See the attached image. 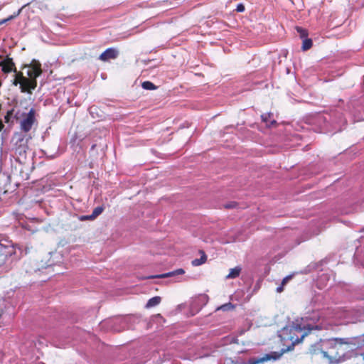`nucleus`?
I'll list each match as a JSON object with an SVG mask.
<instances>
[{"label":"nucleus","mask_w":364,"mask_h":364,"mask_svg":"<svg viewBox=\"0 0 364 364\" xmlns=\"http://www.w3.org/2000/svg\"><path fill=\"white\" fill-rule=\"evenodd\" d=\"M355 364H364V353L363 354H358L355 357Z\"/></svg>","instance_id":"obj_18"},{"label":"nucleus","mask_w":364,"mask_h":364,"mask_svg":"<svg viewBox=\"0 0 364 364\" xmlns=\"http://www.w3.org/2000/svg\"><path fill=\"white\" fill-rule=\"evenodd\" d=\"M184 273H185L184 269L180 268V269H178L176 270H174V271L166 273V274L153 276L151 277V278H166V277H173V276L178 275V274H183Z\"/></svg>","instance_id":"obj_9"},{"label":"nucleus","mask_w":364,"mask_h":364,"mask_svg":"<svg viewBox=\"0 0 364 364\" xmlns=\"http://www.w3.org/2000/svg\"><path fill=\"white\" fill-rule=\"evenodd\" d=\"M161 301V299L160 296H154L148 301V302L146 303V307L150 308V307L156 306L160 304Z\"/></svg>","instance_id":"obj_12"},{"label":"nucleus","mask_w":364,"mask_h":364,"mask_svg":"<svg viewBox=\"0 0 364 364\" xmlns=\"http://www.w3.org/2000/svg\"><path fill=\"white\" fill-rule=\"evenodd\" d=\"M103 208L102 206H97L92 213L91 215H80L79 217V220L81 221L84 220H95L99 215H100L103 211Z\"/></svg>","instance_id":"obj_7"},{"label":"nucleus","mask_w":364,"mask_h":364,"mask_svg":"<svg viewBox=\"0 0 364 364\" xmlns=\"http://www.w3.org/2000/svg\"><path fill=\"white\" fill-rule=\"evenodd\" d=\"M26 77L21 73L16 75L13 84L19 85L21 92L32 94V91L37 86V77L42 73L41 64L36 60H33L30 65H27Z\"/></svg>","instance_id":"obj_1"},{"label":"nucleus","mask_w":364,"mask_h":364,"mask_svg":"<svg viewBox=\"0 0 364 364\" xmlns=\"http://www.w3.org/2000/svg\"><path fill=\"white\" fill-rule=\"evenodd\" d=\"M311 331V328L301 327V325H295L290 329V340L292 342V346L301 342Z\"/></svg>","instance_id":"obj_4"},{"label":"nucleus","mask_w":364,"mask_h":364,"mask_svg":"<svg viewBox=\"0 0 364 364\" xmlns=\"http://www.w3.org/2000/svg\"><path fill=\"white\" fill-rule=\"evenodd\" d=\"M270 117H271L270 114H264L262 116V120L267 123V126H269V127L273 126L277 123L276 121L273 119L270 122L269 124H268V118H270Z\"/></svg>","instance_id":"obj_16"},{"label":"nucleus","mask_w":364,"mask_h":364,"mask_svg":"<svg viewBox=\"0 0 364 364\" xmlns=\"http://www.w3.org/2000/svg\"><path fill=\"white\" fill-rule=\"evenodd\" d=\"M236 11L237 12H243L245 11V6L243 4H240L237 5V8H236Z\"/></svg>","instance_id":"obj_21"},{"label":"nucleus","mask_w":364,"mask_h":364,"mask_svg":"<svg viewBox=\"0 0 364 364\" xmlns=\"http://www.w3.org/2000/svg\"><path fill=\"white\" fill-rule=\"evenodd\" d=\"M142 87L145 90H149L155 89L154 85L149 81L144 82L142 83Z\"/></svg>","instance_id":"obj_17"},{"label":"nucleus","mask_w":364,"mask_h":364,"mask_svg":"<svg viewBox=\"0 0 364 364\" xmlns=\"http://www.w3.org/2000/svg\"><path fill=\"white\" fill-rule=\"evenodd\" d=\"M296 30L301 38H304L307 36V31L305 29L298 27L296 28Z\"/></svg>","instance_id":"obj_19"},{"label":"nucleus","mask_w":364,"mask_h":364,"mask_svg":"<svg viewBox=\"0 0 364 364\" xmlns=\"http://www.w3.org/2000/svg\"><path fill=\"white\" fill-rule=\"evenodd\" d=\"M284 286H282V284H281V285L277 288V293L282 292L284 291Z\"/></svg>","instance_id":"obj_23"},{"label":"nucleus","mask_w":364,"mask_h":364,"mask_svg":"<svg viewBox=\"0 0 364 364\" xmlns=\"http://www.w3.org/2000/svg\"><path fill=\"white\" fill-rule=\"evenodd\" d=\"M164 202H166V203H171V201L168 200V198H164Z\"/></svg>","instance_id":"obj_24"},{"label":"nucleus","mask_w":364,"mask_h":364,"mask_svg":"<svg viewBox=\"0 0 364 364\" xmlns=\"http://www.w3.org/2000/svg\"><path fill=\"white\" fill-rule=\"evenodd\" d=\"M199 253L201 255L200 258L192 260L191 264L194 267L200 266L207 261V256L203 250H200Z\"/></svg>","instance_id":"obj_10"},{"label":"nucleus","mask_w":364,"mask_h":364,"mask_svg":"<svg viewBox=\"0 0 364 364\" xmlns=\"http://www.w3.org/2000/svg\"><path fill=\"white\" fill-rule=\"evenodd\" d=\"M118 55V51L114 48H108L105 52H103L100 56V59L106 61L109 59H114Z\"/></svg>","instance_id":"obj_6"},{"label":"nucleus","mask_w":364,"mask_h":364,"mask_svg":"<svg viewBox=\"0 0 364 364\" xmlns=\"http://www.w3.org/2000/svg\"><path fill=\"white\" fill-rule=\"evenodd\" d=\"M37 110L31 108L28 112L17 113L16 119L19 120L21 130L29 132L33 125L36 122Z\"/></svg>","instance_id":"obj_2"},{"label":"nucleus","mask_w":364,"mask_h":364,"mask_svg":"<svg viewBox=\"0 0 364 364\" xmlns=\"http://www.w3.org/2000/svg\"><path fill=\"white\" fill-rule=\"evenodd\" d=\"M4 125L1 122H0V131L2 129Z\"/></svg>","instance_id":"obj_25"},{"label":"nucleus","mask_w":364,"mask_h":364,"mask_svg":"<svg viewBox=\"0 0 364 364\" xmlns=\"http://www.w3.org/2000/svg\"><path fill=\"white\" fill-rule=\"evenodd\" d=\"M93 109H94V108H93V107H91V109H90V112H91V113H92Z\"/></svg>","instance_id":"obj_26"},{"label":"nucleus","mask_w":364,"mask_h":364,"mask_svg":"<svg viewBox=\"0 0 364 364\" xmlns=\"http://www.w3.org/2000/svg\"><path fill=\"white\" fill-rule=\"evenodd\" d=\"M291 349V347H289L287 349L283 350L282 352H272L270 353L265 354L263 357L259 358H250L247 363L240 360H230V363L228 364H260L271 360H277L282 355L284 352L290 350Z\"/></svg>","instance_id":"obj_3"},{"label":"nucleus","mask_w":364,"mask_h":364,"mask_svg":"<svg viewBox=\"0 0 364 364\" xmlns=\"http://www.w3.org/2000/svg\"><path fill=\"white\" fill-rule=\"evenodd\" d=\"M0 66L1 67L2 71L4 73H9L12 71L14 64L11 59L7 58L0 61Z\"/></svg>","instance_id":"obj_8"},{"label":"nucleus","mask_w":364,"mask_h":364,"mask_svg":"<svg viewBox=\"0 0 364 364\" xmlns=\"http://www.w3.org/2000/svg\"><path fill=\"white\" fill-rule=\"evenodd\" d=\"M14 16H10L9 17L6 18H4L3 20H1L0 21V26L8 22L9 21L11 20L14 18Z\"/></svg>","instance_id":"obj_22"},{"label":"nucleus","mask_w":364,"mask_h":364,"mask_svg":"<svg viewBox=\"0 0 364 364\" xmlns=\"http://www.w3.org/2000/svg\"><path fill=\"white\" fill-rule=\"evenodd\" d=\"M335 341L338 344H346V345H353L355 346V343L354 340L352 338H335Z\"/></svg>","instance_id":"obj_13"},{"label":"nucleus","mask_w":364,"mask_h":364,"mask_svg":"<svg viewBox=\"0 0 364 364\" xmlns=\"http://www.w3.org/2000/svg\"><path fill=\"white\" fill-rule=\"evenodd\" d=\"M292 278V275H288L287 277H285L282 281V286H285L287 284V283Z\"/></svg>","instance_id":"obj_20"},{"label":"nucleus","mask_w":364,"mask_h":364,"mask_svg":"<svg viewBox=\"0 0 364 364\" xmlns=\"http://www.w3.org/2000/svg\"><path fill=\"white\" fill-rule=\"evenodd\" d=\"M225 208H231L232 206H230V205H228V206H225Z\"/></svg>","instance_id":"obj_27"},{"label":"nucleus","mask_w":364,"mask_h":364,"mask_svg":"<svg viewBox=\"0 0 364 364\" xmlns=\"http://www.w3.org/2000/svg\"><path fill=\"white\" fill-rule=\"evenodd\" d=\"M16 253V246L10 241L0 240V266L5 263L6 259Z\"/></svg>","instance_id":"obj_5"},{"label":"nucleus","mask_w":364,"mask_h":364,"mask_svg":"<svg viewBox=\"0 0 364 364\" xmlns=\"http://www.w3.org/2000/svg\"><path fill=\"white\" fill-rule=\"evenodd\" d=\"M312 46V41L310 38H306L303 41L302 49L307 50Z\"/></svg>","instance_id":"obj_14"},{"label":"nucleus","mask_w":364,"mask_h":364,"mask_svg":"<svg viewBox=\"0 0 364 364\" xmlns=\"http://www.w3.org/2000/svg\"><path fill=\"white\" fill-rule=\"evenodd\" d=\"M241 267L237 266L230 269L229 274L226 276V279H235L239 277L241 272Z\"/></svg>","instance_id":"obj_11"},{"label":"nucleus","mask_w":364,"mask_h":364,"mask_svg":"<svg viewBox=\"0 0 364 364\" xmlns=\"http://www.w3.org/2000/svg\"><path fill=\"white\" fill-rule=\"evenodd\" d=\"M234 309V305H232L231 303H227L225 304L220 307L218 308V310H223V311H229L232 310Z\"/></svg>","instance_id":"obj_15"}]
</instances>
